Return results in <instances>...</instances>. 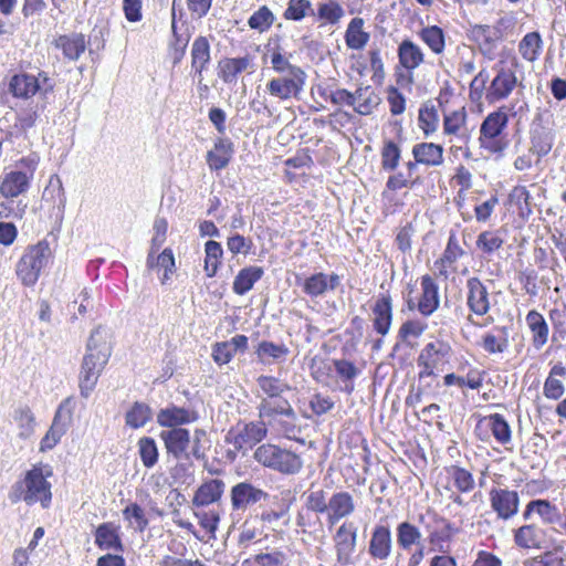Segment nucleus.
<instances>
[{"instance_id":"obj_13","label":"nucleus","mask_w":566,"mask_h":566,"mask_svg":"<svg viewBox=\"0 0 566 566\" xmlns=\"http://www.w3.org/2000/svg\"><path fill=\"white\" fill-rule=\"evenodd\" d=\"M489 500L500 520H511L518 513L520 496L516 491L493 488L489 493Z\"/></svg>"},{"instance_id":"obj_25","label":"nucleus","mask_w":566,"mask_h":566,"mask_svg":"<svg viewBox=\"0 0 566 566\" xmlns=\"http://www.w3.org/2000/svg\"><path fill=\"white\" fill-rule=\"evenodd\" d=\"M421 295L417 303V310L426 317L432 315L440 305L439 286L430 275L421 277Z\"/></svg>"},{"instance_id":"obj_15","label":"nucleus","mask_w":566,"mask_h":566,"mask_svg":"<svg viewBox=\"0 0 566 566\" xmlns=\"http://www.w3.org/2000/svg\"><path fill=\"white\" fill-rule=\"evenodd\" d=\"M306 76L282 75L273 77L266 84V92L281 101L296 97L303 90Z\"/></svg>"},{"instance_id":"obj_42","label":"nucleus","mask_w":566,"mask_h":566,"mask_svg":"<svg viewBox=\"0 0 566 566\" xmlns=\"http://www.w3.org/2000/svg\"><path fill=\"white\" fill-rule=\"evenodd\" d=\"M526 323L533 334V345L539 349L548 339V325L541 313L532 310L526 315Z\"/></svg>"},{"instance_id":"obj_47","label":"nucleus","mask_w":566,"mask_h":566,"mask_svg":"<svg viewBox=\"0 0 566 566\" xmlns=\"http://www.w3.org/2000/svg\"><path fill=\"white\" fill-rule=\"evenodd\" d=\"M147 266L149 269H164V274L160 280L161 283L165 284L175 271V258L172 251L170 249H165L156 259L154 258L153 251H150L147 256Z\"/></svg>"},{"instance_id":"obj_41","label":"nucleus","mask_w":566,"mask_h":566,"mask_svg":"<svg viewBox=\"0 0 566 566\" xmlns=\"http://www.w3.org/2000/svg\"><path fill=\"white\" fill-rule=\"evenodd\" d=\"M467 114L464 111H454L444 115L443 118V133L452 135L458 140L465 143L469 135L465 128Z\"/></svg>"},{"instance_id":"obj_31","label":"nucleus","mask_w":566,"mask_h":566,"mask_svg":"<svg viewBox=\"0 0 566 566\" xmlns=\"http://www.w3.org/2000/svg\"><path fill=\"white\" fill-rule=\"evenodd\" d=\"M210 56V43L206 36H198L191 45V70L198 77V84L203 81L202 72L207 69Z\"/></svg>"},{"instance_id":"obj_9","label":"nucleus","mask_w":566,"mask_h":566,"mask_svg":"<svg viewBox=\"0 0 566 566\" xmlns=\"http://www.w3.org/2000/svg\"><path fill=\"white\" fill-rule=\"evenodd\" d=\"M509 116L505 106L490 113L480 126V145L490 153H501L505 143L500 138L507 126Z\"/></svg>"},{"instance_id":"obj_49","label":"nucleus","mask_w":566,"mask_h":566,"mask_svg":"<svg viewBox=\"0 0 566 566\" xmlns=\"http://www.w3.org/2000/svg\"><path fill=\"white\" fill-rule=\"evenodd\" d=\"M542 38L538 32H530L523 36L518 44V52L523 59L533 62L537 60L542 50Z\"/></svg>"},{"instance_id":"obj_1","label":"nucleus","mask_w":566,"mask_h":566,"mask_svg":"<svg viewBox=\"0 0 566 566\" xmlns=\"http://www.w3.org/2000/svg\"><path fill=\"white\" fill-rule=\"evenodd\" d=\"M261 394L258 396V412L260 419H266L271 431L290 440L298 441L301 426L290 401L282 394L290 386L272 376L261 375L256 379Z\"/></svg>"},{"instance_id":"obj_35","label":"nucleus","mask_w":566,"mask_h":566,"mask_svg":"<svg viewBox=\"0 0 566 566\" xmlns=\"http://www.w3.org/2000/svg\"><path fill=\"white\" fill-rule=\"evenodd\" d=\"M482 427L490 430L494 439L502 446L510 443L512 440L511 427L500 413H493L482 419L479 422L476 430H480Z\"/></svg>"},{"instance_id":"obj_29","label":"nucleus","mask_w":566,"mask_h":566,"mask_svg":"<svg viewBox=\"0 0 566 566\" xmlns=\"http://www.w3.org/2000/svg\"><path fill=\"white\" fill-rule=\"evenodd\" d=\"M397 55L399 64L410 74L424 62L421 46L410 39H405L399 43Z\"/></svg>"},{"instance_id":"obj_57","label":"nucleus","mask_w":566,"mask_h":566,"mask_svg":"<svg viewBox=\"0 0 566 566\" xmlns=\"http://www.w3.org/2000/svg\"><path fill=\"white\" fill-rule=\"evenodd\" d=\"M314 10L310 0H289L283 13L285 20L301 21L307 15H313Z\"/></svg>"},{"instance_id":"obj_22","label":"nucleus","mask_w":566,"mask_h":566,"mask_svg":"<svg viewBox=\"0 0 566 566\" xmlns=\"http://www.w3.org/2000/svg\"><path fill=\"white\" fill-rule=\"evenodd\" d=\"M392 551V538L389 526L376 525L370 534L368 554L374 560L384 562Z\"/></svg>"},{"instance_id":"obj_16","label":"nucleus","mask_w":566,"mask_h":566,"mask_svg":"<svg viewBox=\"0 0 566 566\" xmlns=\"http://www.w3.org/2000/svg\"><path fill=\"white\" fill-rule=\"evenodd\" d=\"M469 36L474 41L481 53L488 59H493L496 43L502 38V32L497 27L488 24H474L469 29Z\"/></svg>"},{"instance_id":"obj_63","label":"nucleus","mask_w":566,"mask_h":566,"mask_svg":"<svg viewBox=\"0 0 566 566\" xmlns=\"http://www.w3.org/2000/svg\"><path fill=\"white\" fill-rule=\"evenodd\" d=\"M306 507L319 514H327L328 499L322 489L312 490L306 495Z\"/></svg>"},{"instance_id":"obj_11","label":"nucleus","mask_w":566,"mask_h":566,"mask_svg":"<svg viewBox=\"0 0 566 566\" xmlns=\"http://www.w3.org/2000/svg\"><path fill=\"white\" fill-rule=\"evenodd\" d=\"M74 401L72 397L64 399L56 409L51 428L41 440V451L53 449L66 432L72 421Z\"/></svg>"},{"instance_id":"obj_10","label":"nucleus","mask_w":566,"mask_h":566,"mask_svg":"<svg viewBox=\"0 0 566 566\" xmlns=\"http://www.w3.org/2000/svg\"><path fill=\"white\" fill-rule=\"evenodd\" d=\"M358 527L353 522H344L333 535L336 562L340 566L354 564L356 552Z\"/></svg>"},{"instance_id":"obj_28","label":"nucleus","mask_w":566,"mask_h":566,"mask_svg":"<svg viewBox=\"0 0 566 566\" xmlns=\"http://www.w3.org/2000/svg\"><path fill=\"white\" fill-rule=\"evenodd\" d=\"M95 544L102 551L122 553L124 546L119 535V526L112 522L99 524L94 533Z\"/></svg>"},{"instance_id":"obj_4","label":"nucleus","mask_w":566,"mask_h":566,"mask_svg":"<svg viewBox=\"0 0 566 566\" xmlns=\"http://www.w3.org/2000/svg\"><path fill=\"white\" fill-rule=\"evenodd\" d=\"M253 458L263 467L286 475L297 474L303 468V461L298 454L273 443L259 446Z\"/></svg>"},{"instance_id":"obj_44","label":"nucleus","mask_w":566,"mask_h":566,"mask_svg":"<svg viewBox=\"0 0 566 566\" xmlns=\"http://www.w3.org/2000/svg\"><path fill=\"white\" fill-rule=\"evenodd\" d=\"M317 19L324 24H338L345 15L344 8L336 0H328L317 4Z\"/></svg>"},{"instance_id":"obj_58","label":"nucleus","mask_w":566,"mask_h":566,"mask_svg":"<svg viewBox=\"0 0 566 566\" xmlns=\"http://www.w3.org/2000/svg\"><path fill=\"white\" fill-rule=\"evenodd\" d=\"M271 64L273 70L279 74L306 76L301 67L290 63L279 48L274 49L271 53Z\"/></svg>"},{"instance_id":"obj_39","label":"nucleus","mask_w":566,"mask_h":566,"mask_svg":"<svg viewBox=\"0 0 566 566\" xmlns=\"http://www.w3.org/2000/svg\"><path fill=\"white\" fill-rule=\"evenodd\" d=\"M233 154L232 143L229 139H219L212 150L207 154V163L211 170H221L229 164Z\"/></svg>"},{"instance_id":"obj_14","label":"nucleus","mask_w":566,"mask_h":566,"mask_svg":"<svg viewBox=\"0 0 566 566\" xmlns=\"http://www.w3.org/2000/svg\"><path fill=\"white\" fill-rule=\"evenodd\" d=\"M268 497L265 491L247 481L233 485L230 491L231 506L234 511H245Z\"/></svg>"},{"instance_id":"obj_21","label":"nucleus","mask_w":566,"mask_h":566,"mask_svg":"<svg viewBox=\"0 0 566 566\" xmlns=\"http://www.w3.org/2000/svg\"><path fill=\"white\" fill-rule=\"evenodd\" d=\"M198 418L199 416L196 410L170 405L158 411L157 423L160 427L174 429L181 428L180 426L182 424L195 422Z\"/></svg>"},{"instance_id":"obj_64","label":"nucleus","mask_w":566,"mask_h":566,"mask_svg":"<svg viewBox=\"0 0 566 566\" xmlns=\"http://www.w3.org/2000/svg\"><path fill=\"white\" fill-rule=\"evenodd\" d=\"M286 560V555L276 549L254 556V563L259 566H284Z\"/></svg>"},{"instance_id":"obj_7","label":"nucleus","mask_w":566,"mask_h":566,"mask_svg":"<svg viewBox=\"0 0 566 566\" xmlns=\"http://www.w3.org/2000/svg\"><path fill=\"white\" fill-rule=\"evenodd\" d=\"M269 430L271 429L266 419L239 422L227 432L226 442L233 448V451L245 454L266 437Z\"/></svg>"},{"instance_id":"obj_3","label":"nucleus","mask_w":566,"mask_h":566,"mask_svg":"<svg viewBox=\"0 0 566 566\" xmlns=\"http://www.w3.org/2000/svg\"><path fill=\"white\" fill-rule=\"evenodd\" d=\"M53 472L51 467L35 464L28 470L24 476L17 481L9 492L12 503L23 501L27 505L40 504L49 509L52 502V483L49 481Z\"/></svg>"},{"instance_id":"obj_61","label":"nucleus","mask_w":566,"mask_h":566,"mask_svg":"<svg viewBox=\"0 0 566 566\" xmlns=\"http://www.w3.org/2000/svg\"><path fill=\"white\" fill-rule=\"evenodd\" d=\"M503 242L497 231H483L478 237L476 247L484 253L491 254L499 250Z\"/></svg>"},{"instance_id":"obj_30","label":"nucleus","mask_w":566,"mask_h":566,"mask_svg":"<svg viewBox=\"0 0 566 566\" xmlns=\"http://www.w3.org/2000/svg\"><path fill=\"white\" fill-rule=\"evenodd\" d=\"M443 147L434 143H418L413 145L411 154L420 165L439 167L443 164Z\"/></svg>"},{"instance_id":"obj_52","label":"nucleus","mask_w":566,"mask_h":566,"mask_svg":"<svg viewBox=\"0 0 566 566\" xmlns=\"http://www.w3.org/2000/svg\"><path fill=\"white\" fill-rule=\"evenodd\" d=\"M205 271L207 276L212 277L218 271L223 250L219 242L210 240L205 244Z\"/></svg>"},{"instance_id":"obj_12","label":"nucleus","mask_w":566,"mask_h":566,"mask_svg":"<svg viewBox=\"0 0 566 566\" xmlns=\"http://www.w3.org/2000/svg\"><path fill=\"white\" fill-rule=\"evenodd\" d=\"M419 521L426 527L428 534L427 539L431 546L430 549L441 554L449 553V542L452 536L451 524L446 518L439 517L436 514L432 515L430 523L424 522L423 515H420Z\"/></svg>"},{"instance_id":"obj_60","label":"nucleus","mask_w":566,"mask_h":566,"mask_svg":"<svg viewBox=\"0 0 566 566\" xmlns=\"http://www.w3.org/2000/svg\"><path fill=\"white\" fill-rule=\"evenodd\" d=\"M138 452L140 460L146 468H153L157 463L158 449L153 438L144 437L139 439Z\"/></svg>"},{"instance_id":"obj_48","label":"nucleus","mask_w":566,"mask_h":566,"mask_svg":"<svg viewBox=\"0 0 566 566\" xmlns=\"http://www.w3.org/2000/svg\"><path fill=\"white\" fill-rule=\"evenodd\" d=\"M453 486L461 493H469L475 488V481L470 471L464 468L452 465L447 469Z\"/></svg>"},{"instance_id":"obj_32","label":"nucleus","mask_w":566,"mask_h":566,"mask_svg":"<svg viewBox=\"0 0 566 566\" xmlns=\"http://www.w3.org/2000/svg\"><path fill=\"white\" fill-rule=\"evenodd\" d=\"M451 352L452 349L449 343L436 339L424 345L418 356L417 363H427V365L438 368L440 364L450 357Z\"/></svg>"},{"instance_id":"obj_36","label":"nucleus","mask_w":566,"mask_h":566,"mask_svg":"<svg viewBox=\"0 0 566 566\" xmlns=\"http://www.w3.org/2000/svg\"><path fill=\"white\" fill-rule=\"evenodd\" d=\"M251 65L249 56L227 57L219 62V77L227 84L235 83L238 75Z\"/></svg>"},{"instance_id":"obj_23","label":"nucleus","mask_w":566,"mask_h":566,"mask_svg":"<svg viewBox=\"0 0 566 566\" xmlns=\"http://www.w3.org/2000/svg\"><path fill=\"white\" fill-rule=\"evenodd\" d=\"M546 531L534 523L524 524L513 531L514 544L523 549H541L544 547Z\"/></svg>"},{"instance_id":"obj_24","label":"nucleus","mask_w":566,"mask_h":566,"mask_svg":"<svg viewBox=\"0 0 566 566\" xmlns=\"http://www.w3.org/2000/svg\"><path fill=\"white\" fill-rule=\"evenodd\" d=\"M373 327L377 334L386 336L392 323V300L387 294H381L376 300L373 308Z\"/></svg>"},{"instance_id":"obj_38","label":"nucleus","mask_w":566,"mask_h":566,"mask_svg":"<svg viewBox=\"0 0 566 566\" xmlns=\"http://www.w3.org/2000/svg\"><path fill=\"white\" fill-rule=\"evenodd\" d=\"M364 19L356 17L350 20L345 32V43L348 49L363 50L369 39L370 34L364 30Z\"/></svg>"},{"instance_id":"obj_45","label":"nucleus","mask_w":566,"mask_h":566,"mask_svg":"<svg viewBox=\"0 0 566 566\" xmlns=\"http://www.w3.org/2000/svg\"><path fill=\"white\" fill-rule=\"evenodd\" d=\"M418 35L434 54L443 53L446 48V38L441 28L437 25H429L422 28Z\"/></svg>"},{"instance_id":"obj_20","label":"nucleus","mask_w":566,"mask_h":566,"mask_svg":"<svg viewBox=\"0 0 566 566\" xmlns=\"http://www.w3.org/2000/svg\"><path fill=\"white\" fill-rule=\"evenodd\" d=\"M159 437L164 441L168 454L175 459H189L187 452L191 442L189 430L185 428L168 429L161 431Z\"/></svg>"},{"instance_id":"obj_8","label":"nucleus","mask_w":566,"mask_h":566,"mask_svg":"<svg viewBox=\"0 0 566 566\" xmlns=\"http://www.w3.org/2000/svg\"><path fill=\"white\" fill-rule=\"evenodd\" d=\"M54 82L45 72H39L38 75L28 73L15 74L10 78L9 92L17 98L29 99L35 94L46 97L53 92Z\"/></svg>"},{"instance_id":"obj_54","label":"nucleus","mask_w":566,"mask_h":566,"mask_svg":"<svg viewBox=\"0 0 566 566\" xmlns=\"http://www.w3.org/2000/svg\"><path fill=\"white\" fill-rule=\"evenodd\" d=\"M381 168L385 171H394L399 165L401 149L394 140H385L381 151Z\"/></svg>"},{"instance_id":"obj_51","label":"nucleus","mask_w":566,"mask_h":566,"mask_svg":"<svg viewBox=\"0 0 566 566\" xmlns=\"http://www.w3.org/2000/svg\"><path fill=\"white\" fill-rule=\"evenodd\" d=\"M151 408L147 403L136 401L126 413V424L134 429L142 428L151 419Z\"/></svg>"},{"instance_id":"obj_55","label":"nucleus","mask_w":566,"mask_h":566,"mask_svg":"<svg viewBox=\"0 0 566 566\" xmlns=\"http://www.w3.org/2000/svg\"><path fill=\"white\" fill-rule=\"evenodd\" d=\"M531 143V150L537 155L538 158H542L552 150L554 135L552 132L545 129L534 130L532 133Z\"/></svg>"},{"instance_id":"obj_5","label":"nucleus","mask_w":566,"mask_h":566,"mask_svg":"<svg viewBox=\"0 0 566 566\" xmlns=\"http://www.w3.org/2000/svg\"><path fill=\"white\" fill-rule=\"evenodd\" d=\"M465 290V304L470 314L467 316V324L462 328L463 334H465L467 327H486L493 322L491 317L485 318L482 323L476 322L474 318L475 316H485L491 310L490 293L483 282L479 277L472 276L467 280Z\"/></svg>"},{"instance_id":"obj_33","label":"nucleus","mask_w":566,"mask_h":566,"mask_svg":"<svg viewBox=\"0 0 566 566\" xmlns=\"http://www.w3.org/2000/svg\"><path fill=\"white\" fill-rule=\"evenodd\" d=\"M30 185V174L22 170L7 172L0 184V192L6 198H15L25 192Z\"/></svg>"},{"instance_id":"obj_34","label":"nucleus","mask_w":566,"mask_h":566,"mask_svg":"<svg viewBox=\"0 0 566 566\" xmlns=\"http://www.w3.org/2000/svg\"><path fill=\"white\" fill-rule=\"evenodd\" d=\"M224 482L219 479H211L202 483L193 495V505L200 507L218 502L224 492Z\"/></svg>"},{"instance_id":"obj_19","label":"nucleus","mask_w":566,"mask_h":566,"mask_svg":"<svg viewBox=\"0 0 566 566\" xmlns=\"http://www.w3.org/2000/svg\"><path fill=\"white\" fill-rule=\"evenodd\" d=\"M339 284L340 277L336 273L317 272L305 277L300 285L303 293L314 298L323 296L328 291H334Z\"/></svg>"},{"instance_id":"obj_17","label":"nucleus","mask_w":566,"mask_h":566,"mask_svg":"<svg viewBox=\"0 0 566 566\" xmlns=\"http://www.w3.org/2000/svg\"><path fill=\"white\" fill-rule=\"evenodd\" d=\"M356 505L353 495L347 491H338L328 497L326 521L329 526L343 518L349 517L355 512Z\"/></svg>"},{"instance_id":"obj_26","label":"nucleus","mask_w":566,"mask_h":566,"mask_svg":"<svg viewBox=\"0 0 566 566\" xmlns=\"http://www.w3.org/2000/svg\"><path fill=\"white\" fill-rule=\"evenodd\" d=\"M533 513H536L541 517L543 524L547 525H558L563 518V514L559 509L548 500L537 499L530 501L523 512V518L525 521L531 520Z\"/></svg>"},{"instance_id":"obj_50","label":"nucleus","mask_w":566,"mask_h":566,"mask_svg":"<svg viewBox=\"0 0 566 566\" xmlns=\"http://www.w3.org/2000/svg\"><path fill=\"white\" fill-rule=\"evenodd\" d=\"M123 517L128 522V526L135 532L143 533L148 526L144 509L137 503H130L123 510Z\"/></svg>"},{"instance_id":"obj_27","label":"nucleus","mask_w":566,"mask_h":566,"mask_svg":"<svg viewBox=\"0 0 566 566\" xmlns=\"http://www.w3.org/2000/svg\"><path fill=\"white\" fill-rule=\"evenodd\" d=\"M87 43L85 35L77 32L59 35L53 42L67 61H77L85 52Z\"/></svg>"},{"instance_id":"obj_18","label":"nucleus","mask_w":566,"mask_h":566,"mask_svg":"<svg viewBox=\"0 0 566 566\" xmlns=\"http://www.w3.org/2000/svg\"><path fill=\"white\" fill-rule=\"evenodd\" d=\"M516 85V76L512 69L501 67L486 88L485 98L489 103H495L506 98Z\"/></svg>"},{"instance_id":"obj_56","label":"nucleus","mask_w":566,"mask_h":566,"mask_svg":"<svg viewBox=\"0 0 566 566\" xmlns=\"http://www.w3.org/2000/svg\"><path fill=\"white\" fill-rule=\"evenodd\" d=\"M439 126V115L433 104H424L419 109V127L424 136H430L437 132Z\"/></svg>"},{"instance_id":"obj_6","label":"nucleus","mask_w":566,"mask_h":566,"mask_svg":"<svg viewBox=\"0 0 566 566\" xmlns=\"http://www.w3.org/2000/svg\"><path fill=\"white\" fill-rule=\"evenodd\" d=\"M52 258L50 245L41 241L29 247L17 263L15 272L23 285L32 286L39 280L41 271Z\"/></svg>"},{"instance_id":"obj_59","label":"nucleus","mask_w":566,"mask_h":566,"mask_svg":"<svg viewBox=\"0 0 566 566\" xmlns=\"http://www.w3.org/2000/svg\"><path fill=\"white\" fill-rule=\"evenodd\" d=\"M275 15L266 7H260L248 20V25L260 33L268 31L274 23Z\"/></svg>"},{"instance_id":"obj_37","label":"nucleus","mask_w":566,"mask_h":566,"mask_svg":"<svg viewBox=\"0 0 566 566\" xmlns=\"http://www.w3.org/2000/svg\"><path fill=\"white\" fill-rule=\"evenodd\" d=\"M354 111L359 115H369L380 104L381 98L369 85H360L354 92Z\"/></svg>"},{"instance_id":"obj_2","label":"nucleus","mask_w":566,"mask_h":566,"mask_svg":"<svg viewBox=\"0 0 566 566\" xmlns=\"http://www.w3.org/2000/svg\"><path fill=\"white\" fill-rule=\"evenodd\" d=\"M112 348V335L108 329L98 326L91 333L80 373L78 386L82 397L87 398L95 389L109 360Z\"/></svg>"},{"instance_id":"obj_53","label":"nucleus","mask_w":566,"mask_h":566,"mask_svg":"<svg viewBox=\"0 0 566 566\" xmlns=\"http://www.w3.org/2000/svg\"><path fill=\"white\" fill-rule=\"evenodd\" d=\"M464 254L454 234L449 237L446 250L437 264L441 265L440 274L447 276L446 269L455 263Z\"/></svg>"},{"instance_id":"obj_62","label":"nucleus","mask_w":566,"mask_h":566,"mask_svg":"<svg viewBox=\"0 0 566 566\" xmlns=\"http://www.w3.org/2000/svg\"><path fill=\"white\" fill-rule=\"evenodd\" d=\"M72 319L84 317L85 314L93 308L92 290L85 287L81 291L78 296L73 301Z\"/></svg>"},{"instance_id":"obj_46","label":"nucleus","mask_w":566,"mask_h":566,"mask_svg":"<svg viewBox=\"0 0 566 566\" xmlns=\"http://www.w3.org/2000/svg\"><path fill=\"white\" fill-rule=\"evenodd\" d=\"M427 327L428 324L421 319H407L399 327L397 338L399 342L412 346L413 340L418 339Z\"/></svg>"},{"instance_id":"obj_43","label":"nucleus","mask_w":566,"mask_h":566,"mask_svg":"<svg viewBox=\"0 0 566 566\" xmlns=\"http://www.w3.org/2000/svg\"><path fill=\"white\" fill-rule=\"evenodd\" d=\"M263 273L264 271L260 266H249L240 270L233 281V292L238 295H244L262 277Z\"/></svg>"},{"instance_id":"obj_40","label":"nucleus","mask_w":566,"mask_h":566,"mask_svg":"<svg viewBox=\"0 0 566 566\" xmlns=\"http://www.w3.org/2000/svg\"><path fill=\"white\" fill-rule=\"evenodd\" d=\"M397 545L402 551H410L412 546L422 545V534L419 527L405 521L396 528Z\"/></svg>"}]
</instances>
